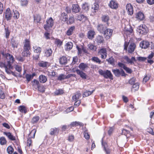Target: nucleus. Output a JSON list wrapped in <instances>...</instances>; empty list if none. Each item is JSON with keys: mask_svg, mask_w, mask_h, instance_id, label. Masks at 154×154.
<instances>
[{"mask_svg": "<svg viewBox=\"0 0 154 154\" xmlns=\"http://www.w3.org/2000/svg\"><path fill=\"white\" fill-rule=\"evenodd\" d=\"M2 55L4 57L5 63H4V65L6 72L8 69H11L13 67L12 64L13 63L14 61L13 56L8 53L5 54L4 52L1 53Z\"/></svg>", "mask_w": 154, "mask_h": 154, "instance_id": "1", "label": "nucleus"}, {"mask_svg": "<svg viewBox=\"0 0 154 154\" xmlns=\"http://www.w3.org/2000/svg\"><path fill=\"white\" fill-rule=\"evenodd\" d=\"M129 42L125 41L124 50L129 54H132L136 48V45L134 42L131 43L129 45Z\"/></svg>", "mask_w": 154, "mask_h": 154, "instance_id": "2", "label": "nucleus"}, {"mask_svg": "<svg viewBox=\"0 0 154 154\" xmlns=\"http://www.w3.org/2000/svg\"><path fill=\"white\" fill-rule=\"evenodd\" d=\"M54 22L51 17L48 19L46 21V23L44 25V28L47 32H49L51 29L54 25Z\"/></svg>", "mask_w": 154, "mask_h": 154, "instance_id": "3", "label": "nucleus"}, {"mask_svg": "<svg viewBox=\"0 0 154 154\" xmlns=\"http://www.w3.org/2000/svg\"><path fill=\"white\" fill-rule=\"evenodd\" d=\"M99 73L100 75L103 76L105 79H109L111 80H113V75L110 71L108 70H103L101 69L99 70Z\"/></svg>", "mask_w": 154, "mask_h": 154, "instance_id": "4", "label": "nucleus"}, {"mask_svg": "<svg viewBox=\"0 0 154 154\" xmlns=\"http://www.w3.org/2000/svg\"><path fill=\"white\" fill-rule=\"evenodd\" d=\"M112 71L115 75L117 77H119L121 75L122 76H126L127 74L125 73L124 71L122 69L120 70L119 69H112Z\"/></svg>", "mask_w": 154, "mask_h": 154, "instance_id": "5", "label": "nucleus"}, {"mask_svg": "<svg viewBox=\"0 0 154 154\" xmlns=\"http://www.w3.org/2000/svg\"><path fill=\"white\" fill-rule=\"evenodd\" d=\"M137 31L140 34L144 35L147 33V29L146 26L144 24H142L139 26Z\"/></svg>", "mask_w": 154, "mask_h": 154, "instance_id": "6", "label": "nucleus"}, {"mask_svg": "<svg viewBox=\"0 0 154 154\" xmlns=\"http://www.w3.org/2000/svg\"><path fill=\"white\" fill-rule=\"evenodd\" d=\"M98 54L101 56V59H105L107 57V52L106 48H102L99 49L98 51Z\"/></svg>", "mask_w": 154, "mask_h": 154, "instance_id": "7", "label": "nucleus"}, {"mask_svg": "<svg viewBox=\"0 0 154 154\" xmlns=\"http://www.w3.org/2000/svg\"><path fill=\"white\" fill-rule=\"evenodd\" d=\"M129 28L125 27L124 31V34L127 37H130V35L132 36L134 35L133 30L132 26H129Z\"/></svg>", "mask_w": 154, "mask_h": 154, "instance_id": "8", "label": "nucleus"}, {"mask_svg": "<svg viewBox=\"0 0 154 154\" xmlns=\"http://www.w3.org/2000/svg\"><path fill=\"white\" fill-rule=\"evenodd\" d=\"M72 77L76 78V75L75 74H69L67 75H66L64 74H60L58 77L57 79L59 80H62L65 79H68Z\"/></svg>", "mask_w": 154, "mask_h": 154, "instance_id": "9", "label": "nucleus"}, {"mask_svg": "<svg viewBox=\"0 0 154 154\" xmlns=\"http://www.w3.org/2000/svg\"><path fill=\"white\" fill-rule=\"evenodd\" d=\"M134 18L137 20L141 21L143 20L145 18V16L143 13L141 11H139L134 14Z\"/></svg>", "mask_w": 154, "mask_h": 154, "instance_id": "10", "label": "nucleus"}, {"mask_svg": "<svg viewBox=\"0 0 154 154\" xmlns=\"http://www.w3.org/2000/svg\"><path fill=\"white\" fill-rule=\"evenodd\" d=\"M95 41L98 45L103 44L104 42V40L103 37L100 35H98L96 36Z\"/></svg>", "mask_w": 154, "mask_h": 154, "instance_id": "11", "label": "nucleus"}, {"mask_svg": "<svg viewBox=\"0 0 154 154\" xmlns=\"http://www.w3.org/2000/svg\"><path fill=\"white\" fill-rule=\"evenodd\" d=\"M126 10L128 14L130 15H132L134 13L133 8L131 4L129 3L126 6Z\"/></svg>", "mask_w": 154, "mask_h": 154, "instance_id": "12", "label": "nucleus"}, {"mask_svg": "<svg viewBox=\"0 0 154 154\" xmlns=\"http://www.w3.org/2000/svg\"><path fill=\"white\" fill-rule=\"evenodd\" d=\"M112 32L113 30L112 29L107 28L103 33L106 38L109 39L112 36Z\"/></svg>", "mask_w": 154, "mask_h": 154, "instance_id": "13", "label": "nucleus"}, {"mask_svg": "<svg viewBox=\"0 0 154 154\" xmlns=\"http://www.w3.org/2000/svg\"><path fill=\"white\" fill-rule=\"evenodd\" d=\"M33 22L34 23H41L40 21L42 20V17L39 14H36L33 15Z\"/></svg>", "mask_w": 154, "mask_h": 154, "instance_id": "14", "label": "nucleus"}, {"mask_svg": "<svg viewBox=\"0 0 154 154\" xmlns=\"http://www.w3.org/2000/svg\"><path fill=\"white\" fill-rule=\"evenodd\" d=\"M109 6L112 9H116L118 7V4L116 1L114 0H111L109 3Z\"/></svg>", "mask_w": 154, "mask_h": 154, "instance_id": "15", "label": "nucleus"}, {"mask_svg": "<svg viewBox=\"0 0 154 154\" xmlns=\"http://www.w3.org/2000/svg\"><path fill=\"white\" fill-rule=\"evenodd\" d=\"M106 28L105 25L102 24H99L97 26V29L100 33H103Z\"/></svg>", "mask_w": 154, "mask_h": 154, "instance_id": "16", "label": "nucleus"}, {"mask_svg": "<svg viewBox=\"0 0 154 154\" xmlns=\"http://www.w3.org/2000/svg\"><path fill=\"white\" fill-rule=\"evenodd\" d=\"M12 15L11 12L9 8H8L5 12V17L7 21L10 20L11 19Z\"/></svg>", "mask_w": 154, "mask_h": 154, "instance_id": "17", "label": "nucleus"}, {"mask_svg": "<svg viewBox=\"0 0 154 154\" xmlns=\"http://www.w3.org/2000/svg\"><path fill=\"white\" fill-rule=\"evenodd\" d=\"M101 19L103 22L106 23L108 26H109V22L110 18L108 15L105 14L102 15L101 17Z\"/></svg>", "mask_w": 154, "mask_h": 154, "instance_id": "18", "label": "nucleus"}, {"mask_svg": "<svg viewBox=\"0 0 154 154\" xmlns=\"http://www.w3.org/2000/svg\"><path fill=\"white\" fill-rule=\"evenodd\" d=\"M72 12L76 13H79L81 9L78 4H74L72 5Z\"/></svg>", "mask_w": 154, "mask_h": 154, "instance_id": "19", "label": "nucleus"}, {"mask_svg": "<svg viewBox=\"0 0 154 154\" xmlns=\"http://www.w3.org/2000/svg\"><path fill=\"white\" fill-rule=\"evenodd\" d=\"M23 48L31 49L30 41L29 39H26L23 42Z\"/></svg>", "mask_w": 154, "mask_h": 154, "instance_id": "20", "label": "nucleus"}, {"mask_svg": "<svg viewBox=\"0 0 154 154\" xmlns=\"http://www.w3.org/2000/svg\"><path fill=\"white\" fill-rule=\"evenodd\" d=\"M75 29V27L74 26H72L69 27L66 31V34L67 36H69L72 35Z\"/></svg>", "mask_w": 154, "mask_h": 154, "instance_id": "21", "label": "nucleus"}, {"mask_svg": "<svg viewBox=\"0 0 154 154\" xmlns=\"http://www.w3.org/2000/svg\"><path fill=\"white\" fill-rule=\"evenodd\" d=\"M124 59L126 60L127 63L131 64L134 63V62L136 61L135 57H132L130 59L128 56H126L124 57Z\"/></svg>", "mask_w": 154, "mask_h": 154, "instance_id": "22", "label": "nucleus"}, {"mask_svg": "<svg viewBox=\"0 0 154 154\" xmlns=\"http://www.w3.org/2000/svg\"><path fill=\"white\" fill-rule=\"evenodd\" d=\"M54 40V45H57V47H60L63 44V40H61L58 38H52Z\"/></svg>", "mask_w": 154, "mask_h": 154, "instance_id": "23", "label": "nucleus"}, {"mask_svg": "<svg viewBox=\"0 0 154 154\" xmlns=\"http://www.w3.org/2000/svg\"><path fill=\"white\" fill-rule=\"evenodd\" d=\"M59 63L61 65H65L68 62L67 58L66 56H63L59 59Z\"/></svg>", "mask_w": 154, "mask_h": 154, "instance_id": "24", "label": "nucleus"}, {"mask_svg": "<svg viewBox=\"0 0 154 154\" xmlns=\"http://www.w3.org/2000/svg\"><path fill=\"white\" fill-rule=\"evenodd\" d=\"M59 129L58 128H52L50 130L49 134L51 135H54L58 134Z\"/></svg>", "mask_w": 154, "mask_h": 154, "instance_id": "25", "label": "nucleus"}, {"mask_svg": "<svg viewBox=\"0 0 154 154\" xmlns=\"http://www.w3.org/2000/svg\"><path fill=\"white\" fill-rule=\"evenodd\" d=\"M68 15L64 12L62 13L59 16V19L61 21L64 22H66L67 20Z\"/></svg>", "mask_w": 154, "mask_h": 154, "instance_id": "26", "label": "nucleus"}, {"mask_svg": "<svg viewBox=\"0 0 154 154\" xmlns=\"http://www.w3.org/2000/svg\"><path fill=\"white\" fill-rule=\"evenodd\" d=\"M83 79H86L87 77V75L85 73L83 72L82 71H81L79 69H76L75 71Z\"/></svg>", "mask_w": 154, "mask_h": 154, "instance_id": "27", "label": "nucleus"}, {"mask_svg": "<svg viewBox=\"0 0 154 154\" xmlns=\"http://www.w3.org/2000/svg\"><path fill=\"white\" fill-rule=\"evenodd\" d=\"M30 49L23 48V50L21 54L23 57H28L30 55V53L29 51Z\"/></svg>", "mask_w": 154, "mask_h": 154, "instance_id": "28", "label": "nucleus"}, {"mask_svg": "<svg viewBox=\"0 0 154 154\" xmlns=\"http://www.w3.org/2000/svg\"><path fill=\"white\" fill-rule=\"evenodd\" d=\"M95 35V32L94 30H90L87 33L88 38L89 39L92 40L94 38Z\"/></svg>", "mask_w": 154, "mask_h": 154, "instance_id": "29", "label": "nucleus"}, {"mask_svg": "<svg viewBox=\"0 0 154 154\" xmlns=\"http://www.w3.org/2000/svg\"><path fill=\"white\" fill-rule=\"evenodd\" d=\"M149 45V42L146 41H143L140 42V46L142 48L146 49L148 48Z\"/></svg>", "mask_w": 154, "mask_h": 154, "instance_id": "30", "label": "nucleus"}, {"mask_svg": "<svg viewBox=\"0 0 154 154\" xmlns=\"http://www.w3.org/2000/svg\"><path fill=\"white\" fill-rule=\"evenodd\" d=\"M81 96V94L80 93V91H79L76 92L72 97V100L73 101H75L78 100Z\"/></svg>", "mask_w": 154, "mask_h": 154, "instance_id": "31", "label": "nucleus"}, {"mask_svg": "<svg viewBox=\"0 0 154 154\" xmlns=\"http://www.w3.org/2000/svg\"><path fill=\"white\" fill-rule=\"evenodd\" d=\"M78 126H83V124L82 123L79 122L75 121L72 122L69 125V126L71 128H72L74 127H75Z\"/></svg>", "mask_w": 154, "mask_h": 154, "instance_id": "32", "label": "nucleus"}, {"mask_svg": "<svg viewBox=\"0 0 154 154\" xmlns=\"http://www.w3.org/2000/svg\"><path fill=\"white\" fill-rule=\"evenodd\" d=\"M52 50L51 48H49L46 49L45 51V55L47 57H49L52 55Z\"/></svg>", "mask_w": 154, "mask_h": 154, "instance_id": "33", "label": "nucleus"}, {"mask_svg": "<svg viewBox=\"0 0 154 154\" xmlns=\"http://www.w3.org/2000/svg\"><path fill=\"white\" fill-rule=\"evenodd\" d=\"M154 56V53L153 52H151L150 54L149 55L148 57L147 58V63L151 64H152L154 61L152 60Z\"/></svg>", "mask_w": 154, "mask_h": 154, "instance_id": "34", "label": "nucleus"}, {"mask_svg": "<svg viewBox=\"0 0 154 154\" xmlns=\"http://www.w3.org/2000/svg\"><path fill=\"white\" fill-rule=\"evenodd\" d=\"M3 134L4 135L6 136L8 138L11 140L14 141L16 140L15 137L12 135L10 132H4Z\"/></svg>", "mask_w": 154, "mask_h": 154, "instance_id": "35", "label": "nucleus"}, {"mask_svg": "<svg viewBox=\"0 0 154 154\" xmlns=\"http://www.w3.org/2000/svg\"><path fill=\"white\" fill-rule=\"evenodd\" d=\"M38 65L40 67L43 68L49 66L50 65L49 63L47 62L41 61L38 63Z\"/></svg>", "mask_w": 154, "mask_h": 154, "instance_id": "36", "label": "nucleus"}, {"mask_svg": "<svg viewBox=\"0 0 154 154\" xmlns=\"http://www.w3.org/2000/svg\"><path fill=\"white\" fill-rule=\"evenodd\" d=\"M39 82L42 83H45L47 80V77L44 75H40L38 78Z\"/></svg>", "mask_w": 154, "mask_h": 154, "instance_id": "37", "label": "nucleus"}, {"mask_svg": "<svg viewBox=\"0 0 154 154\" xmlns=\"http://www.w3.org/2000/svg\"><path fill=\"white\" fill-rule=\"evenodd\" d=\"M36 75V74L34 72L33 73L32 75L27 74L26 75L25 77L28 82H29Z\"/></svg>", "mask_w": 154, "mask_h": 154, "instance_id": "38", "label": "nucleus"}, {"mask_svg": "<svg viewBox=\"0 0 154 154\" xmlns=\"http://www.w3.org/2000/svg\"><path fill=\"white\" fill-rule=\"evenodd\" d=\"M95 89L93 90L92 91H90L88 90H86L82 94L83 97H88L89 95L92 94L95 91Z\"/></svg>", "mask_w": 154, "mask_h": 154, "instance_id": "39", "label": "nucleus"}, {"mask_svg": "<svg viewBox=\"0 0 154 154\" xmlns=\"http://www.w3.org/2000/svg\"><path fill=\"white\" fill-rule=\"evenodd\" d=\"M40 119V117L38 116H35L33 117L31 121V123L32 124L37 123Z\"/></svg>", "mask_w": 154, "mask_h": 154, "instance_id": "40", "label": "nucleus"}, {"mask_svg": "<svg viewBox=\"0 0 154 154\" xmlns=\"http://www.w3.org/2000/svg\"><path fill=\"white\" fill-rule=\"evenodd\" d=\"M75 19L73 16H69V18L66 20V23L68 24L71 25L75 22Z\"/></svg>", "mask_w": 154, "mask_h": 154, "instance_id": "41", "label": "nucleus"}, {"mask_svg": "<svg viewBox=\"0 0 154 154\" xmlns=\"http://www.w3.org/2000/svg\"><path fill=\"white\" fill-rule=\"evenodd\" d=\"M32 82V86L35 89H36L40 85V84L38 81L35 79H34Z\"/></svg>", "mask_w": 154, "mask_h": 154, "instance_id": "42", "label": "nucleus"}, {"mask_svg": "<svg viewBox=\"0 0 154 154\" xmlns=\"http://www.w3.org/2000/svg\"><path fill=\"white\" fill-rule=\"evenodd\" d=\"M18 109L21 113H24L25 114L27 112L26 108L24 106H20L18 108Z\"/></svg>", "mask_w": 154, "mask_h": 154, "instance_id": "43", "label": "nucleus"}, {"mask_svg": "<svg viewBox=\"0 0 154 154\" xmlns=\"http://www.w3.org/2000/svg\"><path fill=\"white\" fill-rule=\"evenodd\" d=\"M73 46L72 43L70 42H68L65 45L66 50H70L72 49Z\"/></svg>", "mask_w": 154, "mask_h": 154, "instance_id": "44", "label": "nucleus"}, {"mask_svg": "<svg viewBox=\"0 0 154 154\" xmlns=\"http://www.w3.org/2000/svg\"><path fill=\"white\" fill-rule=\"evenodd\" d=\"M36 132V129H34L32 130L29 134V138H34Z\"/></svg>", "mask_w": 154, "mask_h": 154, "instance_id": "45", "label": "nucleus"}, {"mask_svg": "<svg viewBox=\"0 0 154 154\" xmlns=\"http://www.w3.org/2000/svg\"><path fill=\"white\" fill-rule=\"evenodd\" d=\"M82 9L87 11L89 9V5L88 3L85 2L82 5Z\"/></svg>", "mask_w": 154, "mask_h": 154, "instance_id": "46", "label": "nucleus"}, {"mask_svg": "<svg viewBox=\"0 0 154 154\" xmlns=\"http://www.w3.org/2000/svg\"><path fill=\"white\" fill-rule=\"evenodd\" d=\"M87 19V18L86 16H85L83 14H79L77 17V20L80 21L84 20H86Z\"/></svg>", "mask_w": 154, "mask_h": 154, "instance_id": "47", "label": "nucleus"}, {"mask_svg": "<svg viewBox=\"0 0 154 154\" xmlns=\"http://www.w3.org/2000/svg\"><path fill=\"white\" fill-rule=\"evenodd\" d=\"M88 66L87 64H85L83 63H80L79 66V68L80 69L83 70H84L85 69L88 68Z\"/></svg>", "mask_w": 154, "mask_h": 154, "instance_id": "48", "label": "nucleus"}, {"mask_svg": "<svg viewBox=\"0 0 154 154\" xmlns=\"http://www.w3.org/2000/svg\"><path fill=\"white\" fill-rule=\"evenodd\" d=\"M91 60L93 62L98 63L99 64H100L101 63V61L97 57H92L91 58Z\"/></svg>", "mask_w": 154, "mask_h": 154, "instance_id": "49", "label": "nucleus"}, {"mask_svg": "<svg viewBox=\"0 0 154 154\" xmlns=\"http://www.w3.org/2000/svg\"><path fill=\"white\" fill-rule=\"evenodd\" d=\"M5 37L7 38H8L10 33V31L9 29V28L8 26L6 27H5Z\"/></svg>", "mask_w": 154, "mask_h": 154, "instance_id": "50", "label": "nucleus"}, {"mask_svg": "<svg viewBox=\"0 0 154 154\" xmlns=\"http://www.w3.org/2000/svg\"><path fill=\"white\" fill-rule=\"evenodd\" d=\"M99 8V5L97 4H95L94 6L92 7V8L93 9L92 11L93 13H96L97 11Z\"/></svg>", "mask_w": 154, "mask_h": 154, "instance_id": "51", "label": "nucleus"}, {"mask_svg": "<svg viewBox=\"0 0 154 154\" xmlns=\"http://www.w3.org/2000/svg\"><path fill=\"white\" fill-rule=\"evenodd\" d=\"M7 141L5 138L2 137L0 138V143L1 145H4L6 144Z\"/></svg>", "mask_w": 154, "mask_h": 154, "instance_id": "52", "label": "nucleus"}, {"mask_svg": "<svg viewBox=\"0 0 154 154\" xmlns=\"http://www.w3.org/2000/svg\"><path fill=\"white\" fill-rule=\"evenodd\" d=\"M139 84L138 83H136L132 85V90L133 89L134 91H137L139 88Z\"/></svg>", "mask_w": 154, "mask_h": 154, "instance_id": "53", "label": "nucleus"}, {"mask_svg": "<svg viewBox=\"0 0 154 154\" xmlns=\"http://www.w3.org/2000/svg\"><path fill=\"white\" fill-rule=\"evenodd\" d=\"M7 150L9 154H12L14 152V149L11 146H10L7 147Z\"/></svg>", "mask_w": 154, "mask_h": 154, "instance_id": "54", "label": "nucleus"}, {"mask_svg": "<svg viewBox=\"0 0 154 154\" xmlns=\"http://www.w3.org/2000/svg\"><path fill=\"white\" fill-rule=\"evenodd\" d=\"M34 49V51L35 53L40 54L42 51V48L40 47H33Z\"/></svg>", "mask_w": 154, "mask_h": 154, "instance_id": "55", "label": "nucleus"}, {"mask_svg": "<svg viewBox=\"0 0 154 154\" xmlns=\"http://www.w3.org/2000/svg\"><path fill=\"white\" fill-rule=\"evenodd\" d=\"M88 46L89 49L90 50L94 51H96V50L97 47L94 45L90 44L88 45Z\"/></svg>", "mask_w": 154, "mask_h": 154, "instance_id": "56", "label": "nucleus"}, {"mask_svg": "<svg viewBox=\"0 0 154 154\" xmlns=\"http://www.w3.org/2000/svg\"><path fill=\"white\" fill-rule=\"evenodd\" d=\"M13 12L14 13L13 17L16 19H18L20 17V14L18 11L16 10L15 11H14Z\"/></svg>", "mask_w": 154, "mask_h": 154, "instance_id": "57", "label": "nucleus"}, {"mask_svg": "<svg viewBox=\"0 0 154 154\" xmlns=\"http://www.w3.org/2000/svg\"><path fill=\"white\" fill-rule=\"evenodd\" d=\"M111 146L113 148V151L118 150L119 147L117 143H115L112 142L111 143Z\"/></svg>", "mask_w": 154, "mask_h": 154, "instance_id": "58", "label": "nucleus"}, {"mask_svg": "<svg viewBox=\"0 0 154 154\" xmlns=\"http://www.w3.org/2000/svg\"><path fill=\"white\" fill-rule=\"evenodd\" d=\"M37 88L38 91L40 92L43 93L45 91V88L43 85L40 86V85Z\"/></svg>", "mask_w": 154, "mask_h": 154, "instance_id": "59", "label": "nucleus"}, {"mask_svg": "<svg viewBox=\"0 0 154 154\" xmlns=\"http://www.w3.org/2000/svg\"><path fill=\"white\" fill-rule=\"evenodd\" d=\"M136 79L134 77H133L130 79L128 81V83L131 85H133L135 83Z\"/></svg>", "mask_w": 154, "mask_h": 154, "instance_id": "60", "label": "nucleus"}, {"mask_svg": "<svg viewBox=\"0 0 154 154\" xmlns=\"http://www.w3.org/2000/svg\"><path fill=\"white\" fill-rule=\"evenodd\" d=\"M106 60L111 64L113 65L114 64V60L112 57H109L108 59H107Z\"/></svg>", "mask_w": 154, "mask_h": 154, "instance_id": "61", "label": "nucleus"}, {"mask_svg": "<svg viewBox=\"0 0 154 154\" xmlns=\"http://www.w3.org/2000/svg\"><path fill=\"white\" fill-rule=\"evenodd\" d=\"M32 141L31 140V139L30 138H28L27 140V146L29 147H30V146L32 145Z\"/></svg>", "mask_w": 154, "mask_h": 154, "instance_id": "62", "label": "nucleus"}, {"mask_svg": "<svg viewBox=\"0 0 154 154\" xmlns=\"http://www.w3.org/2000/svg\"><path fill=\"white\" fill-rule=\"evenodd\" d=\"M124 69L126 71V72L128 73L131 74L132 72V69L126 66L125 67Z\"/></svg>", "mask_w": 154, "mask_h": 154, "instance_id": "63", "label": "nucleus"}, {"mask_svg": "<svg viewBox=\"0 0 154 154\" xmlns=\"http://www.w3.org/2000/svg\"><path fill=\"white\" fill-rule=\"evenodd\" d=\"M5 97V95L4 92L0 89V99H4Z\"/></svg>", "mask_w": 154, "mask_h": 154, "instance_id": "64", "label": "nucleus"}]
</instances>
